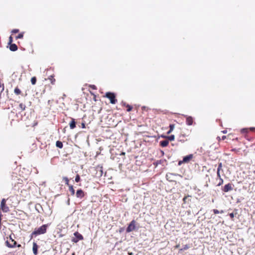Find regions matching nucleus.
<instances>
[{
	"label": "nucleus",
	"instance_id": "1",
	"mask_svg": "<svg viewBox=\"0 0 255 255\" xmlns=\"http://www.w3.org/2000/svg\"><path fill=\"white\" fill-rule=\"evenodd\" d=\"M48 225H43L38 228L35 229L34 231L31 234V238L36 237V236L45 234L47 231Z\"/></svg>",
	"mask_w": 255,
	"mask_h": 255
},
{
	"label": "nucleus",
	"instance_id": "2",
	"mask_svg": "<svg viewBox=\"0 0 255 255\" xmlns=\"http://www.w3.org/2000/svg\"><path fill=\"white\" fill-rule=\"evenodd\" d=\"M9 240L11 241V243H10L8 241L5 242L6 246L9 248H14L16 245V242L13 239L12 234L9 236Z\"/></svg>",
	"mask_w": 255,
	"mask_h": 255
},
{
	"label": "nucleus",
	"instance_id": "3",
	"mask_svg": "<svg viewBox=\"0 0 255 255\" xmlns=\"http://www.w3.org/2000/svg\"><path fill=\"white\" fill-rule=\"evenodd\" d=\"M0 210L4 213H7L9 211L8 207L6 205V200L5 199H2L1 201Z\"/></svg>",
	"mask_w": 255,
	"mask_h": 255
},
{
	"label": "nucleus",
	"instance_id": "4",
	"mask_svg": "<svg viewBox=\"0 0 255 255\" xmlns=\"http://www.w3.org/2000/svg\"><path fill=\"white\" fill-rule=\"evenodd\" d=\"M193 157V154H189L183 157L182 160H180L178 161V165H181L183 163H188L189 161L192 159Z\"/></svg>",
	"mask_w": 255,
	"mask_h": 255
},
{
	"label": "nucleus",
	"instance_id": "5",
	"mask_svg": "<svg viewBox=\"0 0 255 255\" xmlns=\"http://www.w3.org/2000/svg\"><path fill=\"white\" fill-rule=\"evenodd\" d=\"M135 220L131 221L127 228V232L129 233L134 231L135 229Z\"/></svg>",
	"mask_w": 255,
	"mask_h": 255
},
{
	"label": "nucleus",
	"instance_id": "6",
	"mask_svg": "<svg viewBox=\"0 0 255 255\" xmlns=\"http://www.w3.org/2000/svg\"><path fill=\"white\" fill-rule=\"evenodd\" d=\"M74 235L76 238V239L74 238L72 239V242L74 243H77L79 240H82L83 239V237L82 235L78 232L74 233Z\"/></svg>",
	"mask_w": 255,
	"mask_h": 255
},
{
	"label": "nucleus",
	"instance_id": "7",
	"mask_svg": "<svg viewBox=\"0 0 255 255\" xmlns=\"http://www.w3.org/2000/svg\"><path fill=\"white\" fill-rule=\"evenodd\" d=\"M166 177L167 180L170 182H174L175 181V175L173 173H168Z\"/></svg>",
	"mask_w": 255,
	"mask_h": 255
},
{
	"label": "nucleus",
	"instance_id": "8",
	"mask_svg": "<svg viewBox=\"0 0 255 255\" xmlns=\"http://www.w3.org/2000/svg\"><path fill=\"white\" fill-rule=\"evenodd\" d=\"M233 189V185L231 183H228L224 186L223 190L225 192H227L229 191H231Z\"/></svg>",
	"mask_w": 255,
	"mask_h": 255
},
{
	"label": "nucleus",
	"instance_id": "9",
	"mask_svg": "<svg viewBox=\"0 0 255 255\" xmlns=\"http://www.w3.org/2000/svg\"><path fill=\"white\" fill-rule=\"evenodd\" d=\"M85 195V192L82 189H78L76 193V196L77 198H82Z\"/></svg>",
	"mask_w": 255,
	"mask_h": 255
},
{
	"label": "nucleus",
	"instance_id": "10",
	"mask_svg": "<svg viewBox=\"0 0 255 255\" xmlns=\"http://www.w3.org/2000/svg\"><path fill=\"white\" fill-rule=\"evenodd\" d=\"M38 248V245H37V244L36 243H33L32 250H33V254L35 255H36L37 254Z\"/></svg>",
	"mask_w": 255,
	"mask_h": 255
},
{
	"label": "nucleus",
	"instance_id": "11",
	"mask_svg": "<svg viewBox=\"0 0 255 255\" xmlns=\"http://www.w3.org/2000/svg\"><path fill=\"white\" fill-rule=\"evenodd\" d=\"M169 143V140L168 139H165L160 142V145L162 147L166 146Z\"/></svg>",
	"mask_w": 255,
	"mask_h": 255
},
{
	"label": "nucleus",
	"instance_id": "12",
	"mask_svg": "<svg viewBox=\"0 0 255 255\" xmlns=\"http://www.w3.org/2000/svg\"><path fill=\"white\" fill-rule=\"evenodd\" d=\"M69 125L71 129H73L76 127V122L74 119H72V121L70 123Z\"/></svg>",
	"mask_w": 255,
	"mask_h": 255
},
{
	"label": "nucleus",
	"instance_id": "13",
	"mask_svg": "<svg viewBox=\"0 0 255 255\" xmlns=\"http://www.w3.org/2000/svg\"><path fill=\"white\" fill-rule=\"evenodd\" d=\"M186 123L188 125H191L193 123V119L191 117L186 118Z\"/></svg>",
	"mask_w": 255,
	"mask_h": 255
},
{
	"label": "nucleus",
	"instance_id": "14",
	"mask_svg": "<svg viewBox=\"0 0 255 255\" xmlns=\"http://www.w3.org/2000/svg\"><path fill=\"white\" fill-rule=\"evenodd\" d=\"M69 190L71 192V195L73 196L75 194V190L73 188V185H69Z\"/></svg>",
	"mask_w": 255,
	"mask_h": 255
},
{
	"label": "nucleus",
	"instance_id": "15",
	"mask_svg": "<svg viewBox=\"0 0 255 255\" xmlns=\"http://www.w3.org/2000/svg\"><path fill=\"white\" fill-rule=\"evenodd\" d=\"M56 146L59 148H62L63 147V143L61 141L58 140L56 142Z\"/></svg>",
	"mask_w": 255,
	"mask_h": 255
},
{
	"label": "nucleus",
	"instance_id": "16",
	"mask_svg": "<svg viewBox=\"0 0 255 255\" xmlns=\"http://www.w3.org/2000/svg\"><path fill=\"white\" fill-rule=\"evenodd\" d=\"M63 180L65 181L66 185H68V186H69V185H70L69 184V180L68 178L67 177H64L63 178Z\"/></svg>",
	"mask_w": 255,
	"mask_h": 255
},
{
	"label": "nucleus",
	"instance_id": "17",
	"mask_svg": "<svg viewBox=\"0 0 255 255\" xmlns=\"http://www.w3.org/2000/svg\"><path fill=\"white\" fill-rule=\"evenodd\" d=\"M75 180V181L76 182H79L80 181V175L79 174H77L76 176Z\"/></svg>",
	"mask_w": 255,
	"mask_h": 255
},
{
	"label": "nucleus",
	"instance_id": "18",
	"mask_svg": "<svg viewBox=\"0 0 255 255\" xmlns=\"http://www.w3.org/2000/svg\"><path fill=\"white\" fill-rule=\"evenodd\" d=\"M213 211V212H214V213L215 214H219V213H223V210H222L221 211H218L217 209H214Z\"/></svg>",
	"mask_w": 255,
	"mask_h": 255
},
{
	"label": "nucleus",
	"instance_id": "19",
	"mask_svg": "<svg viewBox=\"0 0 255 255\" xmlns=\"http://www.w3.org/2000/svg\"><path fill=\"white\" fill-rule=\"evenodd\" d=\"M174 125H170V130L167 132V133H169L173 129H174Z\"/></svg>",
	"mask_w": 255,
	"mask_h": 255
},
{
	"label": "nucleus",
	"instance_id": "20",
	"mask_svg": "<svg viewBox=\"0 0 255 255\" xmlns=\"http://www.w3.org/2000/svg\"><path fill=\"white\" fill-rule=\"evenodd\" d=\"M248 131V128H243L241 129V132L243 133H247Z\"/></svg>",
	"mask_w": 255,
	"mask_h": 255
},
{
	"label": "nucleus",
	"instance_id": "21",
	"mask_svg": "<svg viewBox=\"0 0 255 255\" xmlns=\"http://www.w3.org/2000/svg\"><path fill=\"white\" fill-rule=\"evenodd\" d=\"M168 139L170 140H173L174 139V135H171L168 137Z\"/></svg>",
	"mask_w": 255,
	"mask_h": 255
},
{
	"label": "nucleus",
	"instance_id": "22",
	"mask_svg": "<svg viewBox=\"0 0 255 255\" xmlns=\"http://www.w3.org/2000/svg\"><path fill=\"white\" fill-rule=\"evenodd\" d=\"M220 182L219 183V184H218V186H220L221 185H222L223 183V180L222 178H220Z\"/></svg>",
	"mask_w": 255,
	"mask_h": 255
},
{
	"label": "nucleus",
	"instance_id": "23",
	"mask_svg": "<svg viewBox=\"0 0 255 255\" xmlns=\"http://www.w3.org/2000/svg\"><path fill=\"white\" fill-rule=\"evenodd\" d=\"M222 163H220L218 166V169H217V170H219V171H220V170L222 168Z\"/></svg>",
	"mask_w": 255,
	"mask_h": 255
},
{
	"label": "nucleus",
	"instance_id": "24",
	"mask_svg": "<svg viewBox=\"0 0 255 255\" xmlns=\"http://www.w3.org/2000/svg\"><path fill=\"white\" fill-rule=\"evenodd\" d=\"M229 216L232 219H233L234 217V214L233 213H230Z\"/></svg>",
	"mask_w": 255,
	"mask_h": 255
},
{
	"label": "nucleus",
	"instance_id": "25",
	"mask_svg": "<svg viewBox=\"0 0 255 255\" xmlns=\"http://www.w3.org/2000/svg\"><path fill=\"white\" fill-rule=\"evenodd\" d=\"M220 171L217 170V176H218L219 178H221V175H220Z\"/></svg>",
	"mask_w": 255,
	"mask_h": 255
},
{
	"label": "nucleus",
	"instance_id": "26",
	"mask_svg": "<svg viewBox=\"0 0 255 255\" xmlns=\"http://www.w3.org/2000/svg\"><path fill=\"white\" fill-rule=\"evenodd\" d=\"M226 138V136L225 135H223L222 137V140H224Z\"/></svg>",
	"mask_w": 255,
	"mask_h": 255
},
{
	"label": "nucleus",
	"instance_id": "27",
	"mask_svg": "<svg viewBox=\"0 0 255 255\" xmlns=\"http://www.w3.org/2000/svg\"><path fill=\"white\" fill-rule=\"evenodd\" d=\"M82 128H85V124L84 123L82 124Z\"/></svg>",
	"mask_w": 255,
	"mask_h": 255
},
{
	"label": "nucleus",
	"instance_id": "28",
	"mask_svg": "<svg viewBox=\"0 0 255 255\" xmlns=\"http://www.w3.org/2000/svg\"><path fill=\"white\" fill-rule=\"evenodd\" d=\"M250 129L251 130L253 131L255 129V128H251Z\"/></svg>",
	"mask_w": 255,
	"mask_h": 255
},
{
	"label": "nucleus",
	"instance_id": "29",
	"mask_svg": "<svg viewBox=\"0 0 255 255\" xmlns=\"http://www.w3.org/2000/svg\"><path fill=\"white\" fill-rule=\"evenodd\" d=\"M224 133H226L227 132V130H225L222 131Z\"/></svg>",
	"mask_w": 255,
	"mask_h": 255
},
{
	"label": "nucleus",
	"instance_id": "30",
	"mask_svg": "<svg viewBox=\"0 0 255 255\" xmlns=\"http://www.w3.org/2000/svg\"><path fill=\"white\" fill-rule=\"evenodd\" d=\"M128 255H133V254L132 253H128Z\"/></svg>",
	"mask_w": 255,
	"mask_h": 255
},
{
	"label": "nucleus",
	"instance_id": "31",
	"mask_svg": "<svg viewBox=\"0 0 255 255\" xmlns=\"http://www.w3.org/2000/svg\"><path fill=\"white\" fill-rule=\"evenodd\" d=\"M168 223H166V224L165 225V227L166 228H167V227H168Z\"/></svg>",
	"mask_w": 255,
	"mask_h": 255
},
{
	"label": "nucleus",
	"instance_id": "32",
	"mask_svg": "<svg viewBox=\"0 0 255 255\" xmlns=\"http://www.w3.org/2000/svg\"><path fill=\"white\" fill-rule=\"evenodd\" d=\"M186 198H187V197H184V198H183V201H185V200L186 199Z\"/></svg>",
	"mask_w": 255,
	"mask_h": 255
},
{
	"label": "nucleus",
	"instance_id": "33",
	"mask_svg": "<svg viewBox=\"0 0 255 255\" xmlns=\"http://www.w3.org/2000/svg\"><path fill=\"white\" fill-rule=\"evenodd\" d=\"M21 247V245H17V247Z\"/></svg>",
	"mask_w": 255,
	"mask_h": 255
},
{
	"label": "nucleus",
	"instance_id": "34",
	"mask_svg": "<svg viewBox=\"0 0 255 255\" xmlns=\"http://www.w3.org/2000/svg\"><path fill=\"white\" fill-rule=\"evenodd\" d=\"M217 138L219 139V140H220V138L219 136H218Z\"/></svg>",
	"mask_w": 255,
	"mask_h": 255
}]
</instances>
